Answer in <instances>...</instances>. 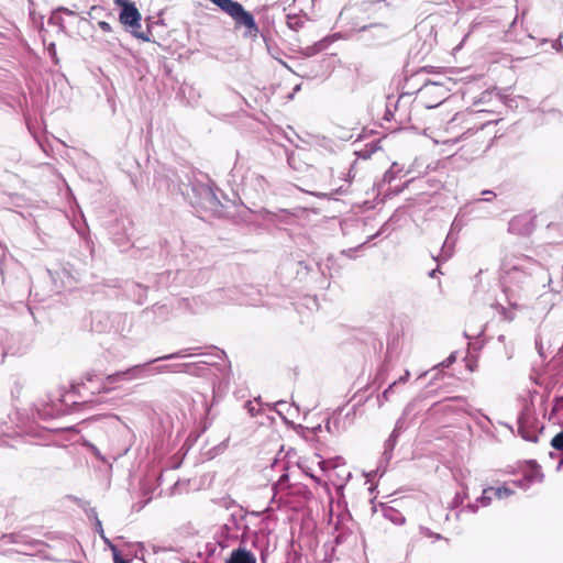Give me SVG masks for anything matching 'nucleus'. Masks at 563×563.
I'll return each mask as SVG.
<instances>
[{
	"mask_svg": "<svg viewBox=\"0 0 563 563\" xmlns=\"http://www.w3.org/2000/svg\"><path fill=\"white\" fill-rule=\"evenodd\" d=\"M384 517L397 525H401L405 522V517L399 511L391 507L384 509Z\"/></svg>",
	"mask_w": 563,
	"mask_h": 563,
	"instance_id": "obj_20",
	"label": "nucleus"
},
{
	"mask_svg": "<svg viewBox=\"0 0 563 563\" xmlns=\"http://www.w3.org/2000/svg\"><path fill=\"white\" fill-rule=\"evenodd\" d=\"M441 273L439 268H434L429 273V277L434 278L437 275Z\"/></svg>",
	"mask_w": 563,
	"mask_h": 563,
	"instance_id": "obj_51",
	"label": "nucleus"
},
{
	"mask_svg": "<svg viewBox=\"0 0 563 563\" xmlns=\"http://www.w3.org/2000/svg\"><path fill=\"white\" fill-rule=\"evenodd\" d=\"M533 229V221L528 214L516 216L508 223V231L517 235H529Z\"/></svg>",
	"mask_w": 563,
	"mask_h": 563,
	"instance_id": "obj_10",
	"label": "nucleus"
},
{
	"mask_svg": "<svg viewBox=\"0 0 563 563\" xmlns=\"http://www.w3.org/2000/svg\"><path fill=\"white\" fill-rule=\"evenodd\" d=\"M62 12H65L67 14H74L73 11H70L66 8H58L56 11H53L51 16L48 18V24L56 26L59 32L65 31V24H64V19L62 16Z\"/></svg>",
	"mask_w": 563,
	"mask_h": 563,
	"instance_id": "obj_17",
	"label": "nucleus"
},
{
	"mask_svg": "<svg viewBox=\"0 0 563 563\" xmlns=\"http://www.w3.org/2000/svg\"><path fill=\"white\" fill-rule=\"evenodd\" d=\"M396 385H397V382H394V383H391V384H390V385H389V386H388V387L383 391V395H382V396H383V398H384L385 400H388V399H389V396H390V394L393 393L394 387H395Z\"/></svg>",
	"mask_w": 563,
	"mask_h": 563,
	"instance_id": "obj_42",
	"label": "nucleus"
},
{
	"mask_svg": "<svg viewBox=\"0 0 563 563\" xmlns=\"http://www.w3.org/2000/svg\"><path fill=\"white\" fill-rule=\"evenodd\" d=\"M85 379H86V383H93L95 380L100 382V385L97 388L98 393L110 390L111 389L110 386L114 385L117 383L129 382L125 369L110 374L104 378H100V376L95 372H88L85 375Z\"/></svg>",
	"mask_w": 563,
	"mask_h": 563,
	"instance_id": "obj_9",
	"label": "nucleus"
},
{
	"mask_svg": "<svg viewBox=\"0 0 563 563\" xmlns=\"http://www.w3.org/2000/svg\"><path fill=\"white\" fill-rule=\"evenodd\" d=\"M98 25L99 27L103 31V32H111L112 31V27L110 25V23L106 22V21H99L98 22Z\"/></svg>",
	"mask_w": 563,
	"mask_h": 563,
	"instance_id": "obj_45",
	"label": "nucleus"
},
{
	"mask_svg": "<svg viewBox=\"0 0 563 563\" xmlns=\"http://www.w3.org/2000/svg\"><path fill=\"white\" fill-rule=\"evenodd\" d=\"M554 47H555V49H558V51H562V49H563V45H562L561 43H560V44H558V45H555Z\"/></svg>",
	"mask_w": 563,
	"mask_h": 563,
	"instance_id": "obj_55",
	"label": "nucleus"
},
{
	"mask_svg": "<svg viewBox=\"0 0 563 563\" xmlns=\"http://www.w3.org/2000/svg\"><path fill=\"white\" fill-rule=\"evenodd\" d=\"M111 549L113 551V561H114V563H129L125 559H123L120 555V552L118 551V549L114 545H111Z\"/></svg>",
	"mask_w": 563,
	"mask_h": 563,
	"instance_id": "obj_39",
	"label": "nucleus"
},
{
	"mask_svg": "<svg viewBox=\"0 0 563 563\" xmlns=\"http://www.w3.org/2000/svg\"><path fill=\"white\" fill-rule=\"evenodd\" d=\"M386 225H387V223H385V224L380 228V230L376 233V236H377V235H380V234H383V233H384Z\"/></svg>",
	"mask_w": 563,
	"mask_h": 563,
	"instance_id": "obj_54",
	"label": "nucleus"
},
{
	"mask_svg": "<svg viewBox=\"0 0 563 563\" xmlns=\"http://www.w3.org/2000/svg\"><path fill=\"white\" fill-rule=\"evenodd\" d=\"M551 446L563 452V431L556 433L551 440Z\"/></svg>",
	"mask_w": 563,
	"mask_h": 563,
	"instance_id": "obj_33",
	"label": "nucleus"
},
{
	"mask_svg": "<svg viewBox=\"0 0 563 563\" xmlns=\"http://www.w3.org/2000/svg\"><path fill=\"white\" fill-rule=\"evenodd\" d=\"M494 498L496 499H505V498H508L509 496L514 495L515 492L509 488L507 485H503V486H499V487H493V492H492Z\"/></svg>",
	"mask_w": 563,
	"mask_h": 563,
	"instance_id": "obj_21",
	"label": "nucleus"
},
{
	"mask_svg": "<svg viewBox=\"0 0 563 563\" xmlns=\"http://www.w3.org/2000/svg\"><path fill=\"white\" fill-rule=\"evenodd\" d=\"M327 429L330 430V421L327 422Z\"/></svg>",
	"mask_w": 563,
	"mask_h": 563,
	"instance_id": "obj_59",
	"label": "nucleus"
},
{
	"mask_svg": "<svg viewBox=\"0 0 563 563\" xmlns=\"http://www.w3.org/2000/svg\"><path fill=\"white\" fill-rule=\"evenodd\" d=\"M60 412V409H56L55 407L43 405L41 408H36V412L34 413V417L41 419V420H48L56 416H58Z\"/></svg>",
	"mask_w": 563,
	"mask_h": 563,
	"instance_id": "obj_18",
	"label": "nucleus"
},
{
	"mask_svg": "<svg viewBox=\"0 0 563 563\" xmlns=\"http://www.w3.org/2000/svg\"><path fill=\"white\" fill-rule=\"evenodd\" d=\"M456 357L455 354L452 353L446 360H444L440 365L442 367H449L451 364L455 362Z\"/></svg>",
	"mask_w": 563,
	"mask_h": 563,
	"instance_id": "obj_44",
	"label": "nucleus"
},
{
	"mask_svg": "<svg viewBox=\"0 0 563 563\" xmlns=\"http://www.w3.org/2000/svg\"><path fill=\"white\" fill-rule=\"evenodd\" d=\"M453 255V244L449 243V238L444 241L439 257L442 261H448Z\"/></svg>",
	"mask_w": 563,
	"mask_h": 563,
	"instance_id": "obj_27",
	"label": "nucleus"
},
{
	"mask_svg": "<svg viewBox=\"0 0 563 563\" xmlns=\"http://www.w3.org/2000/svg\"><path fill=\"white\" fill-rule=\"evenodd\" d=\"M3 539L5 540V543L16 544L18 548H22L27 542L30 537L23 533L14 532L3 536Z\"/></svg>",
	"mask_w": 563,
	"mask_h": 563,
	"instance_id": "obj_19",
	"label": "nucleus"
},
{
	"mask_svg": "<svg viewBox=\"0 0 563 563\" xmlns=\"http://www.w3.org/2000/svg\"><path fill=\"white\" fill-rule=\"evenodd\" d=\"M113 3L120 8L119 21L135 38L144 42L151 41V26L146 31H141V13L135 3L130 0H113Z\"/></svg>",
	"mask_w": 563,
	"mask_h": 563,
	"instance_id": "obj_4",
	"label": "nucleus"
},
{
	"mask_svg": "<svg viewBox=\"0 0 563 563\" xmlns=\"http://www.w3.org/2000/svg\"><path fill=\"white\" fill-rule=\"evenodd\" d=\"M295 406V404L292 402L291 405H287L286 401L284 400H279L275 404V408H276V412L279 415V416H283L285 409H286V412L288 415H291V407Z\"/></svg>",
	"mask_w": 563,
	"mask_h": 563,
	"instance_id": "obj_32",
	"label": "nucleus"
},
{
	"mask_svg": "<svg viewBox=\"0 0 563 563\" xmlns=\"http://www.w3.org/2000/svg\"><path fill=\"white\" fill-rule=\"evenodd\" d=\"M170 272H165V273H162L161 275H158V280H157V286L158 287H168L169 285V276H170Z\"/></svg>",
	"mask_w": 563,
	"mask_h": 563,
	"instance_id": "obj_34",
	"label": "nucleus"
},
{
	"mask_svg": "<svg viewBox=\"0 0 563 563\" xmlns=\"http://www.w3.org/2000/svg\"><path fill=\"white\" fill-rule=\"evenodd\" d=\"M238 170H239V169H238V166L235 165V166L233 167L232 172H233V173H238Z\"/></svg>",
	"mask_w": 563,
	"mask_h": 563,
	"instance_id": "obj_57",
	"label": "nucleus"
},
{
	"mask_svg": "<svg viewBox=\"0 0 563 563\" xmlns=\"http://www.w3.org/2000/svg\"><path fill=\"white\" fill-rule=\"evenodd\" d=\"M397 164H393V166L385 173L384 180L390 183L395 176H396V168Z\"/></svg>",
	"mask_w": 563,
	"mask_h": 563,
	"instance_id": "obj_37",
	"label": "nucleus"
},
{
	"mask_svg": "<svg viewBox=\"0 0 563 563\" xmlns=\"http://www.w3.org/2000/svg\"><path fill=\"white\" fill-rule=\"evenodd\" d=\"M467 497V493L466 492H463V493H456L454 498H453V506L454 507H457L460 506L461 504H463L464 499Z\"/></svg>",
	"mask_w": 563,
	"mask_h": 563,
	"instance_id": "obj_35",
	"label": "nucleus"
},
{
	"mask_svg": "<svg viewBox=\"0 0 563 563\" xmlns=\"http://www.w3.org/2000/svg\"><path fill=\"white\" fill-rule=\"evenodd\" d=\"M561 412H563V396H558L553 399V406L549 419H555Z\"/></svg>",
	"mask_w": 563,
	"mask_h": 563,
	"instance_id": "obj_24",
	"label": "nucleus"
},
{
	"mask_svg": "<svg viewBox=\"0 0 563 563\" xmlns=\"http://www.w3.org/2000/svg\"><path fill=\"white\" fill-rule=\"evenodd\" d=\"M241 186L246 197L262 199L269 188V183L263 175L247 169L242 176Z\"/></svg>",
	"mask_w": 563,
	"mask_h": 563,
	"instance_id": "obj_7",
	"label": "nucleus"
},
{
	"mask_svg": "<svg viewBox=\"0 0 563 563\" xmlns=\"http://www.w3.org/2000/svg\"><path fill=\"white\" fill-rule=\"evenodd\" d=\"M457 119H459V114H455V115L452 118V120L448 123V128H446V130H448V131H449L450 129H453V128H454V123H455V121H457Z\"/></svg>",
	"mask_w": 563,
	"mask_h": 563,
	"instance_id": "obj_49",
	"label": "nucleus"
},
{
	"mask_svg": "<svg viewBox=\"0 0 563 563\" xmlns=\"http://www.w3.org/2000/svg\"><path fill=\"white\" fill-rule=\"evenodd\" d=\"M514 484H515L517 487H519V488H521V489H523V490H527V489H529V488H530V487H523V486H525V484H527V482L525 481V476H523L522 478H520V479L514 481Z\"/></svg>",
	"mask_w": 563,
	"mask_h": 563,
	"instance_id": "obj_46",
	"label": "nucleus"
},
{
	"mask_svg": "<svg viewBox=\"0 0 563 563\" xmlns=\"http://www.w3.org/2000/svg\"><path fill=\"white\" fill-rule=\"evenodd\" d=\"M97 526L100 527V533H103V530H102V527H101V521L97 520Z\"/></svg>",
	"mask_w": 563,
	"mask_h": 563,
	"instance_id": "obj_56",
	"label": "nucleus"
},
{
	"mask_svg": "<svg viewBox=\"0 0 563 563\" xmlns=\"http://www.w3.org/2000/svg\"><path fill=\"white\" fill-rule=\"evenodd\" d=\"M217 5L222 12L228 14L235 29H244L245 37H257L261 34V29L256 23L254 15L245 10V8L236 0H209Z\"/></svg>",
	"mask_w": 563,
	"mask_h": 563,
	"instance_id": "obj_2",
	"label": "nucleus"
},
{
	"mask_svg": "<svg viewBox=\"0 0 563 563\" xmlns=\"http://www.w3.org/2000/svg\"><path fill=\"white\" fill-rule=\"evenodd\" d=\"M517 424L520 437L533 443L539 441V433H541L544 428L530 405L523 407L518 416Z\"/></svg>",
	"mask_w": 563,
	"mask_h": 563,
	"instance_id": "obj_5",
	"label": "nucleus"
},
{
	"mask_svg": "<svg viewBox=\"0 0 563 563\" xmlns=\"http://www.w3.org/2000/svg\"><path fill=\"white\" fill-rule=\"evenodd\" d=\"M401 429H402V421L398 420L396 422V426H395L393 432L390 433V435L384 443L383 457L386 461V463H388L393 456V451L396 446V443H397V440H398Z\"/></svg>",
	"mask_w": 563,
	"mask_h": 563,
	"instance_id": "obj_11",
	"label": "nucleus"
},
{
	"mask_svg": "<svg viewBox=\"0 0 563 563\" xmlns=\"http://www.w3.org/2000/svg\"><path fill=\"white\" fill-rule=\"evenodd\" d=\"M191 196L180 186L178 190L181 195L189 196L190 205L197 211H205L209 216L220 217L223 212V203L220 199L222 191L211 181H196L191 184Z\"/></svg>",
	"mask_w": 563,
	"mask_h": 563,
	"instance_id": "obj_1",
	"label": "nucleus"
},
{
	"mask_svg": "<svg viewBox=\"0 0 563 563\" xmlns=\"http://www.w3.org/2000/svg\"><path fill=\"white\" fill-rule=\"evenodd\" d=\"M345 190L340 187V188H336V189H332L330 192H321V191H309L310 195L312 196H316V197H319V198H333L335 195H341V194H344Z\"/></svg>",
	"mask_w": 563,
	"mask_h": 563,
	"instance_id": "obj_28",
	"label": "nucleus"
},
{
	"mask_svg": "<svg viewBox=\"0 0 563 563\" xmlns=\"http://www.w3.org/2000/svg\"><path fill=\"white\" fill-rule=\"evenodd\" d=\"M210 300H211V303H213V305L227 303V302H234L238 305H253L254 303V301L249 299L246 294L238 287L217 289L210 294Z\"/></svg>",
	"mask_w": 563,
	"mask_h": 563,
	"instance_id": "obj_8",
	"label": "nucleus"
},
{
	"mask_svg": "<svg viewBox=\"0 0 563 563\" xmlns=\"http://www.w3.org/2000/svg\"><path fill=\"white\" fill-rule=\"evenodd\" d=\"M11 427L5 421H0V435H8Z\"/></svg>",
	"mask_w": 563,
	"mask_h": 563,
	"instance_id": "obj_43",
	"label": "nucleus"
},
{
	"mask_svg": "<svg viewBox=\"0 0 563 563\" xmlns=\"http://www.w3.org/2000/svg\"><path fill=\"white\" fill-rule=\"evenodd\" d=\"M563 464V460L560 461L559 463V467H561V465Z\"/></svg>",
	"mask_w": 563,
	"mask_h": 563,
	"instance_id": "obj_60",
	"label": "nucleus"
},
{
	"mask_svg": "<svg viewBox=\"0 0 563 563\" xmlns=\"http://www.w3.org/2000/svg\"><path fill=\"white\" fill-rule=\"evenodd\" d=\"M225 563H256L255 555L243 547L233 550Z\"/></svg>",
	"mask_w": 563,
	"mask_h": 563,
	"instance_id": "obj_13",
	"label": "nucleus"
},
{
	"mask_svg": "<svg viewBox=\"0 0 563 563\" xmlns=\"http://www.w3.org/2000/svg\"><path fill=\"white\" fill-rule=\"evenodd\" d=\"M523 476L527 482L523 487H530L533 483H541L544 477L536 461H530V467L526 471Z\"/></svg>",
	"mask_w": 563,
	"mask_h": 563,
	"instance_id": "obj_16",
	"label": "nucleus"
},
{
	"mask_svg": "<svg viewBox=\"0 0 563 563\" xmlns=\"http://www.w3.org/2000/svg\"><path fill=\"white\" fill-rule=\"evenodd\" d=\"M126 292L133 297L136 303L142 305L146 299L147 287L131 282L125 285Z\"/></svg>",
	"mask_w": 563,
	"mask_h": 563,
	"instance_id": "obj_15",
	"label": "nucleus"
},
{
	"mask_svg": "<svg viewBox=\"0 0 563 563\" xmlns=\"http://www.w3.org/2000/svg\"><path fill=\"white\" fill-rule=\"evenodd\" d=\"M196 350H198V347L184 349V350L177 351L175 353H170L167 355H163V356L153 358L146 363L131 366L125 369L128 380H135V379L151 377L152 376V374H151V365L152 364L159 362V361L186 358L191 355V353H190L191 351H196Z\"/></svg>",
	"mask_w": 563,
	"mask_h": 563,
	"instance_id": "obj_6",
	"label": "nucleus"
},
{
	"mask_svg": "<svg viewBox=\"0 0 563 563\" xmlns=\"http://www.w3.org/2000/svg\"><path fill=\"white\" fill-rule=\"evenodd\" d=\"M497 310L503 316V318L505 320H508V321L514 320V314L511 312H509L505 307L498 305Z\"/></svg>",
	"mask_w": 563,
	"mask_h": 563,
	"instance_id": "obj_36",
	"label": "nucleus"
},
{
	"mask_svg": "<svg viewBox=\"0 0 563 563\" xmlns=\"http://www.w3.org/2000/svg\"><path fill=\"white\" fill-rule=\"evenodd\" d=\"M245 516L240 511L239 514H232L230 516L229 521L224 525L225 529H229L231 526L236 530L241 529V525L244 521Z\"/></svg>",
	"mask_w": 563,
	"mask_h": 563,
	"instance_id": "obj_22",
	"label": "nucleus"
},
{
	"mask_svg": "<svg viewBox=\"0 0 563 563\" xmlns=\"http://www.w3.org/2000/svg\"><path fill=\"white\" fill-rule=\"evenodd\" d=\"M47 51H48V54L52 58V60L55 63V64H58V58H57V54H56V46H55V43H51L47 47Z\"/></svg>",
	"mask_w": 563,
	"mask_h": 563,
	"instance_id": "obj_38",
	"label": "nucleus"
},
{
	"mask_svg": "<svg viewBox=\"0 0 563 563\" xmlns=\"http://www.w3.org/2000/svg\"><path fill=\"white\" fill-rule=\"evenodd\" d=\"M493 487H486L483 489L482 495L477 498V503L481 505V507H487L490 505L494 496L492 494Z\"/></svg>",
	"mask_w": 563,
	"mask_h": 563,
	"instance_id": "obj_23",
	"label": "nucleus"
},
{
	"mask_svg": "<svg viewBox=\"0 0 563 563\" xmlns=\"http://www.w3.org/2000/svg\"><path fill=\"white\" fill-rule=\"evenodd\" d=\"M102 317H103L102 314L97 313L91 319V325L98 332L106 331V329H107V324H104V325L102 324V321H101Z\"/></svg>",
	"mask_w": 563,
	"mask_h": 563,
	"instance_id": "obj_31",
	"label": "nucleus"
},
{
	"mask_svg": "<svg viewBox=\"0 0 563 563\" xmlns=\"http://www.w3.org/2000/svg\"><path fill=\"white\" fill-rule=\"evenodd\" d=\"M481 505L477 503V500L475 503H470L465 506V508H462L460 512L464 511V510H467L472 514H475L477 510H478V507Z\"/></svg>",
	"mask_w": 563,
	"mask_h": 563,
	"instance_id": "obj_40",
	"label": "nucleus"
},
{
	"mask_svg": "<svg viewBox=\"0 0 563 563\" xmlns=\"http://www.w3.org/2000/svg\"><path fill=\"white\" fill-rule=\"evenodd\" d=\"M123 228H125V227L123 225ZM112 235H113L114 243H117L119 246H125L128 244V242L130 241V233L128 232L126 229H124L123 234L113 232Z\"/></svg>",
	"mask_w": 563,
	"mask_h": 563,
	"instance_id": "obj_29",
	"label": "nucleus"
},
{
	"mask_svg": "<svg viewBox=\"0 0 563 563\" xmlns=\"http://www.w3.org/2000/svg\"><path fill=\"white\" fill-rule=\"evenodd\" d=\"M217 354H218V355L223 354V351H221V350H217Z\"/></svg>",
	"mask_w": 563,
	"mask_h": 563,
	"instance_id": "obj_58",
	"label": "nucleus"
},
{
	"mask_svg": "<svg viewBox=\"0 0 563 563\" xmlns=\"http://www.w3.org/2000/svg\"><path fill=\"white\" fill-rule=\"evenodd\" d=\"M287 26L292 31H298L303 26V21L296 14H288Z\"/></svg>",
	"mask_w": 563,
	"mask_h": 563,
	"instance_id": "obj_25",
	"label": "nucleus"
},
{
	"mask_svg": "<svg viewBox=\"0 0 563 563\" xmlns=\"http://www.w3.org/2000/svg\"><path fill=\"white\" fill-rule=\"evenodd\" d=\"M261 401L260 399H254L253 401H246L245 408L251 417H255L261 412Z\"/></svg>",
	"mask_w": 563,
	"mask_h": 563,
	"instance_id": "obj_26",
	"label": "nucleus"
},
{
	"mask_svg": "<svg viewBox=\"0 0 563 563\" xmlns=\"http://www.w3.org/2000/svg\"><path fill=\"white\" fill-rule=\"evenodd\" d=\"M47 544L37 539L30 538L22 548H18L16 551L26 555H35L44 552Z\"/></svg>",
	"mask_w": 563,
	"mask_h": 563,
	"instance_id": "obj_14",
	"label": "nucleus"
},
{
	"mask_svg": "<svg viewBox=\"0 0 563 563\" xmlns=\"http://www.w3.org/2000/svg\"><path fill=\"white\" fill-rule=\"evenodd\" d=\"M196 366L191 364H165V365H157L152 366L151 365V374L152 376L165 373V372H173V373H194V368Z\"/></svg>",
	"mask_w": 563,
	"mask_h": 563,
	"instance_id": "obj_12",
	"label": "nucleus"
},
{
	"mask_svg": "<svg viewBox=\"0 0 563 563\" xmlns=\"http://www.w3.org/2000/svg\"><path fill=\"white\" fill-rule=\"evenodd\" d=\"M190 364L196 366L194 368V373H189L190 375L201 376V375H205L206 372L208 371L209 363L206 362V361L197 362V363H190Z\"/></svg>",
	"mask_w": 563,
	"mask_h": 563,
	"instance_id": "obj_30",
	"label": "nucleus"
},
{
	"mask_svg": "<svg viewBox=\"0 0 563 563\" xmlns=\"http://www.w3.org/2000/svg\"><path fill=\"white\" fill-rule=\"evenodd\" d=\"M483 195H486L487 198L477 199L476 200L477 203H481V202H484V201H492L496 197V194L494 191H492V190H484Z\"/></svg>",
	"mask_w": 563,
	"mask_h": 563,
	"instance_id": "obj_41",
	"label": "nucleus"
},
{
	"mask_svg": "<svg viewBox=\"0 0 563 563\" xmlns=\"http://www.w3.org/2000/svg\"><path fill=\"white\" fill-rule=\"evenodd\" d=\"M90 446H91V450H92L93 454H95L97 457H99V459L103 460V457L101 456V454H100L99 450H98L95 445H90Z\"/></svg>",
	"mask_w": 563,
	"mask_h": 563,
	"instance_id": "obj_50",
	"label": "nucleus"
},
{
	"mask_svg": "<svg viewBox=\"0 0 563 563\" xmlns=\"http://www.w3.org/2000/svg\"><path fill=\"white\" fill-rule=\"evenodd\" d=\"M288 481V474H283L278 481V484Z\"/></svg>",
	"mask_w": 563,
	"mask_h": 563,
	"instance_id": "obj_53",
	"label": "nucleus"
},
{
	"mask_svg": "<svg viewBox=\"0 0 563 563\" xmlns=\"http://www.w3.org/2000/svg\"><path fill=\"white\" fill-rule=\"evenodd\" d=\"M46 273L48 274V276H49V277H51V279L53 280L54 286H55V290H56V291H58V290H59V286H57V285H56V278H55V275L57 274V272H56V273H54V272H53V271H51V269H46Z\"/></svg>",
	"mask_w": 563,
	"mask_h": 563,
	"instance_id": "obj_47",
	"label": "nucleus"
},
{
	"mask_svg": "<svg viewBox=\"0 0 563 563\" xmlns=\"http://www.w3.org/2000/svg\"><path fill=\"white\" fill-rule=\"evenodd\" d=\"M409 376H410L409 371H406V372H405V374H404L402 376H400V377L396 380V382H397V384H399V383H401V384L406 383V382L408 380Z\"/></svg>",
	"mask_w": 563,
	"mask_h": 563,
	"instance_id": "obj_48",
	"label": "nucleus"
},
{
	"mask_svg": "<svg viewBox=\"0 0 563 563\" xmlns=\"http://www.w3.org/2000/svg\"><path fill=\"white\" fill-rule=\"evenodd\" d=\"M427 532H428V536L430 537H434V539L437 540H440L442 539V536L441 534H438V533H432L430 530L427 529Z\"/></svg>",
	"mask_w": 563,
	"mask_h": 563,
	"instance_id": "obj_52",
	"label": "nucleus"
},
{
	"mask_svg": "<svg viewBox=\"0 0 563 563\" xmlns=\"http://www.w3.org/2000/svg\"><path fill=\"white\" fill-rule=\"evenodd\" d=\"M536 262L526 255L509 254L501 262V278L504 284L522 283L530 274Z\"/></svg>",
	"mask_w": 563,
	"mask_h": 563,
	"instance_id": "obj_3",
	"label": "nucleus"
}]
</instances>
